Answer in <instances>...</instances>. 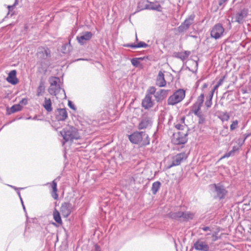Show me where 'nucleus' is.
<instances>
[{
	"label": "nucleus",
	"instance_id": "nucleus-1",
	"mask_svg": "<svg viewBox=\"0 0 251 251\" xmlns=\"http://www.w3.org/2000/svg\"><path fill=\"white\" fill-rule=\"evenodd\" d=\"M129 140L134 144L145 146L150 144L149 136L145 132L135 131L128 136Z\"/></svg>",
	"mask_w": 251,
	"mask_h": 251
},
{
	"label": "nucleus",
	"instance_id": "nucleus-2",
	"mask_svg": "<svg viewBox=\"0 0 251 251\" xmlns=\"http://www.w3.org/2000/svg\"><path fill=\"white\" fill-rule=\"evenodd\" d=\"M185 91L182 89L176 90L167 100V104L174 105L181 102L185 98Z\"/></svg>",
	"mask_w": 251,
	"mask_h": 251
},
{
	"label": "nucleus",
	"instance_id": "nucleus-3",
	"mask_svg": "<svg viewBox=\"0 0 251 251\" xmlns=\"http://www.w3.org/2000/svg\"><path fill=\"white\" fill-rule=\"evenodd\" d=\"M63 139L65 141H72L73 139H78L79 136L77 130L73 126H68L61 132Z\"/></svg>",
	"mask_w": 251,
	"mask_h": 251
},
{
	"label": "nucleus",
	"instance_id": "nucleus-4",
	"mask_svg": "<svg viewBox=\"0 0 251 251\" xmlns=\"http://www.w3.org/2000/svg\"><path fill=\"white\" fill-rule=\"evenodd\" d=\"M188 131H178L174 134L172 139V142L176 145L184 144L187 141Z\"/></svg>",
	"mask_w": 251,
	"mask_h": 251
},
{
	"label": "nucleus",
	"instance_id": "nucleus-5",
	"mask_svg": "<svg viewBox=\"0 0 251 251\" xmlns=\"http://www.w3.org/2000/svg\"><path fill=\"white\" fill-rule=\"evenodd\" d=\"M248 13V9L246 8L241 9L235 13L232 17V19L234 20V22L239 24H242L244 22L245 19L247 17Z\"/></svg>",
	"mask_w": 251,
	"mask_h": 251
},
{
	"label": "nucleus",
	"instance_id": "nucleus-6",
	"mask_svg": "<svg viewBox=\"0 0 251 251\" xmlns=\"http://www.w3.org/2000/svg\"><path fill=\"white\" fill-rule=\"evenodd\" d=\"M204 99V93H201L197 98V101L191 107L190 111L195 115L201 112V107L203 103Z\"/></svg>",
	"mask_w": 251,
	"mask_h": 251
},
{
	"label": "nucleus",
	"instance_id": "nucleus-7",
	"mask_svg": "<svg viewBox=\"0 0 251 251\" xmlns=\"http://www.w3.org/2000/svg\"><path fill=\"white\" fill-rule=\"evenodd\" d=\"M195 15L192 14L188 16L185 21L181 23L180 25H179L177 29V32L178 33H181L185 32L187 31L190 26L193 23L194 20Z\"/></svg>",
	"mask_w": 251,
	"mask_h": 251
},
{
	"label": "nucleus",
	"instance_id": "nucleus-8",
	"mask_svg": "<svg viewBox=\"0 0 251 251\" xmlns=\"http://www.w3.org/2000/svg\"><path fill=\"white\" fill-rule=\"evenodd\" d=\"M224 28L220 24L215 25L210 32L211 37L217 39L222 37L224 32Z\"/></svg>",
	"mask_w": 251,
	"mask_h": 251
},
{
	"label": "nucleus",
	"instance_id": "nucleus-9",
	"mask_svg": "<svg viewBox=\"0 0 251 251\" xmlns=\"http://www.w3.org/2000/svg\"><path fill=\"white\" fill-rule=\"evenodd\" d=\"M212 186L214 188V192L216 194L217 198L220 199H223L225 198L227 193L224 186L221 183L213 184Z\"/></svg>",
	"mask_w": 251,
	"mask_h": 251
},
{
	"label": "nucleus",
	"instance_id": "nucleus-10",
	"mask_svg": "<svg viewBox=\"0 0 251 251\" xmlns=\"http://www.w3.org/2000/svg\"><path fill=\"white\" fill-rule=\"evenodd\" d=\"M187 156L186 154L184 152L177 154L176 155L173 157L172 164L168 167V168H171L172 167L179 165L181 162L186 159Z\"/></svg>",
	"mask_w": 251,
	"mask_h": 251
},
{
	"label": "nucleus",
	"instance_id": "nucleus-11",
	"mask_svg": "<svg viewBox=\"0 0 251 251\" xmlns=\"http://www.w3.org/2000/svg\"><path fill=\"white\" fill-rule=\"evenodd\" d=\"M92 37V33L90 31L82 32L76 37L78 42L81 45L86 43V41L90 40Z\"/></svg>",
	"mask_w": 251,
	"mask_h": 251
},
{
	"label": "nucleus",
	"instance_id": "nucleus-12",
	"mask_svg": "<svg viewBox=\"0 0 251 251\" xmlns=\"http://www.w3.org/2000/svg\"><path fill=\"white\" fill-rule=\"evenodd\" d=\"M50 51L48 48L39 47L38 49L37 56L40 59H46L50 57Z\"/></svg>",
	"mask_w": 251,
	"mask_h": 251
},
{
	"label": "nucleus",
	"instance_id": "nucleus-13",
	"mask_svg": "<svg viewBox=\"0 0 251 251\" xmlns=\"http://www.w3.org/2000/svg\"><path fill=\"white\" fill-rule=\"evenodd\" d=\"M72 205L69 202H64L60 207V212L64 217H67L71 213Z\"/></svg>",
	"mask_w": 251,
	"mask_h": 251
},
{
	"label": "nucleus",
	"instance_id": "nucleus-14",
	"mask_svg": "<svg viewBox=\"0 0 251 251\" xmlns=\"http://www.w3.org/2000/svg\"><path fill=\"white\" fill-rule=\"evenodd\" d=\"M169 91L170 90H169L165 89H160L159 91H157L154 96L155 100L157 102L162 101L167 98Z\"/></svg>",
	"mask_w": 251,
	"mask_h": 251
},
{
	"label": "nucleus",
	"instance_id": "nucleus-15",
	"mask_svg": "<svg viewBox=\"0 0 251 251\" xmlns=\"http://www.w3.org/2000/svg\"><path fill=\"white\" fill-rule=\"evenodd\" d=\"M152 125V120L150 117L144 116L138 125L139 129H143L151 126Z\"/></svg>",
	"mask_w": 251,
	"mask_h": 251
},
{
	"label": "nucleus",
	"instance_id": "nucleus-16",
	"mask_svg": "<svg viewBox=\"0 0 251 251\" xmlns=\"http://www.w3.org/2000/svg\"><path fill=\"white\" fill-rule=\"evenodd\" d=\"M154 105V101L152 100V97L146 95L142 101V106L145 109H149L152 107Z\"/></svg>",
	"mask_w": 251,
	"mask_h": 251
},
{
	"label": "nucleus",
	"instance_id": "nucleus-17",
	"mask_svg": "<svg viewBox=\"0 0 251 251\" xmlns=\"http://www.w3.org/2000/svg\"><path fill=\"white\" fill-rule=\"evenodd\" d=\"M194 247L197 250L201 251H208L209 250L208 245L204 241L200 240L195 242Z\"/></svg>",
	"mask_w": 251,
	"mask_h": 251
},
{
	"label": "nucleus",
	"instance_id": "nucleus-18",
	"mask_svg": "<svg viewBox=\"0 0 251 251\" xmlns=\"http://www.w3.org/2000/svg\"><path fill=\"white\" fill-rule=\"evenodd\" d=\"M156 85L160 87H164L166 85L164 75L162 71H159L158 73L156 79Z\"/></svg>",
	"mask_w": 251,
	"mask_h": 251
},
{
	"label": "nucleus",
	"instance_id": "nucleus-19",
	"mask_svg": "<svg viewBox=\"0 0 251 251\" xmlns=\"http://www.w3.org/2000/svg\"><path fill=\"white\" fill-rule=\"evenodd\" d=\"M201 230H202L204 231L207 232V233L205 235V236L206 237V238L207 239H208V236L211 235L212 237V241L214 242L216 241L217 240V237L216 236V233L215 231L212 232L211 228L209 226H203V227H201L200 228Z\"/></svg>",
	"mask_w": 251,
	"mask_h": 251
},
{
	"label": "nucleus",
	"instance_id": "nucleus-20",
	"mask_svg": "<svg viewBox=\"0 0 251 251\" xmlns=\"http://www.w3.org/2000/svg\"><path fill=\"white\" fill-rule=\"evenodd\" d=\"M6 80L10 83L15 85L18 83V79L16 77V71L14 70L9 72L6 78Z\"/></svg>",
	"mask_w": 251,
	"mask_h": 251
},
{
	"label": "nucleus",
	"instance_id": "nucleus-21",
	"mask_svg": "<svg viewBox=\"0 0 251 251\" xmlns=\"http://www.w3.org/2000/svg\"><path fill=\"white\" fill-rule=\"evenodd\" d=\"M56 118L58 121H65L68 118V113L66 109L64 108L58 109Z\"/></svg>",
	"mask_w": 251,
	"mask_h": 251
},
{
	"label": "nucleus",
	"instance_id": "nucleus-22",
	"mask_svg": "<svg viewBox=\"0 0 251 251\" xmlns=\"http://www.w3.org/2000/svg\"><path fill=\"white\" fill-rule=\"evenodd\" d=\"M179 207H177L175 211L174 212H170L168 214V216L175 220H180L181 219V215H182V211H180L178 208Z\"/></svg>",
	"mask_w": 251,
	"mask_h": 251
},
{
	"label": "nucleus",
	"instance_id": "nucleus-23",
	"mask_svg": "<svg viewBox=\"0 0 251 251\" xmlns=\"http://www.w3.org/2000/svg\"><path fill=\"white\" fill-rule=\"evenodd\" d=\"M42 106L48 113H50L53 110L52 102L50 98H45L44 102Z\"/></svg>",
	"mask_w": 251,
	"mask_h": 251
},
{
	"label": "nucleus",
	"instance_id": "nucleus-24",
	"mask_svg": "<svg viewBox=\"0 0 251 251\" xmlns=\"http://www.w3.org/2000/svg\"><path fill=\"white\" fill-rule=\"evenodd\" d=\"M60 89V86H52L50 85L48 89V92L51 95L56 96L59 92Z\"/></svg>",
	"mask_w": 251,
	"mask_h": 251
},
{
	"label": "nucleus",
	"instance_id": "nucleus-25",
	"mask_svg": "<svg viewBox=\"0 0 251 251\" xmlns=\"http://www.w3.org/2000/svg\"><path fill=\"white\" fill-rule=\"evenodd\" d=\"M190 53L191 52L190 51L186 50L183 52L177 53V54L176 56L177 58L180 59L182 61H184L188 58Z\"/></svg>",
	"mask_w": 251,
	"mask_h": 251
},
{
	"label": "nucleus",
	"instance_id": "nucleus-26",
	"mask_svg": "<svg viewBox=\"0 0 251 251\" xmlns=\"http://www.w3.org/2000/svg\"><path fill=\"white\" fill-rule=\"evenodd\" d=\"M194 216V214L190 211H182L181 219L183 221H188L192 219Z\"/></svg>",
	"mask_w": 251,
	"mask_h": 251
},
{
	"label": "nucleus",
	"instance_id": "nucleus-27",
	"mask_svg": "<svg viewBox=\"0 0 251 251\" xmlns=\"http://www.w3.org/2000/svg\"><path fill=\"white\" fill-rule=\"evenodd\" d=\"M148 45L143 42H140L137 44H126L125 47H130L131 48H147Z\"/></svg>",
	"mask_w": 251,
	"mask_h": 251
},
{
	"label": "nucleus",
	"instance_id": "nucleus-28",
	"mask_svg": "<svg viewBox=\"0 0 251 251\" xmlns=\"http://www.w3.org/2000/svg\"><path fill=\"white\" fill-rule=\"evenodd\" d=\"M51 186L52 188V197L54 200H56L58 198V195L57 194V183L55 182V180L52 181Z\"/></svg>",
	"mask_w": 251,
	"mask_h": 251
},
{
	"label": "nucleus",
	"instance_id": "nucleus-29",
	"mask_svg": "<svg viewBox=\"0 0 251 251\" xmlns=\"http://www.w3.org/2000/svg\"><path fill=\"white\" fill-rule=\"evenodd\" d=\"M60 80L59 77L51 76L49 78V81L50 85L52 86H60L59 83Z\"/></svg>",
	"mask_w": 251,
	"mask_h": 251
},
{
	"label": "nucleus",
	"instance_id": "nucleus-30",
	"mask_svg": "<svg viewBox=\"0 0 251 251\" xmlns=\"http://www.w3.org/2000/svg\"><path fill=\"white\" fill-rule=\"evenodd\" d=\"M53 216L54 220L56 223L60 225L62 224V221L60 215V213L56 209L53 212Z\"/></svg>",
	"mask_w": 251,
	"mask_h": 251
},
{
	"label": "nucleus",
	"instance_id": "nucleus-31",
	"mask_svg": "<svg viewBox=\"0 0 251 251\" xmlns=\"http://www.w3.org/2000/svg\"><path fill=\"white\" fill-rule=\"evenodd\" d=\"M161 186V183L158 181H155L152 183L151 187V191L153 194H155L159 189Z\"/></svg>",
	"mask_w": 251,
	"mask_h": 251
},
{
	"label": "nucleus",
	"instance_id": "nucleus-32",
	"mask_svg": "<svg viewBox=\"0 0 251 251\" xmlns=\"http://www.w3.org/2000/svg\"><path fill=\"white\" fill-rule=\"evenodd\" d=\"M71 49V44H70V40H69V43H66L63 45L61 47V51L63 53H67L69 52Z\"/></svg>",
	"mask_w": 251,
	"mask_h": 251
},
{
	"label": "nucleus",
	"instance_id": "nucleus-33",
	"mask_svg": "<svg viewBox=\"0 0 251 251\" xmlns=\"http://www.w3.org/2000/svg\"><path fill=\"white\" fill-rule=\"evenodd\" d=\"M45 91L44 83L42 81H41L39 84V86L37 88V95L38 96H40Z\"/></svg>",
	"mask_w": 251,
	"mask_h": 251
},
{
	"label": "nucleus",
	"instance_id": "nucleus-34",
	"mask_svg": "<svg viewBox=\"0 0 251 251\" xmlns=\"http://www.w3.org/2000/svg\"><path fill=\"white\" fill-rule=\"evenodd\" d=\"M156 88L154 86H150L147 90V93L146 95H148L150 97H152V95H153L154 96L156 93Z\"/></svg>",
	"mask_w": 251,
	"mask_h": 251
},
{
	"label": "nucleus",
	"instance_id": "nucleus-35",
	"mask_svg": "<svg viewBox=\"0 0 251 251\" xmlns=\"http://www.w3.org/2000/svg\"><path fill=\"white\" fill-rule=\"evenodd\" d=\"M219 118L222 122L227 121L229 119V116L226 112H222L220 114Z\"/></svg>",
	"mask_w": 251,
	"mask_h": 251
},
{
	"label": "nucleus",
	"instance_id": "nucleus-36",
	"mask_svg": "<svg viewBox=\"0 0 251 251\" xmlns=\"http://www.w3.org/2000/svg\"><path fill=\"white\" fill-rule=\"evenodd\" d=\"M22 106L20 104H15L10 108L11 113H13L17 111L21 110Z\"/></svg>",
	"mask_w": 251,
	"mask_h": 251
},
{
	"label": "nucleus",
	"instance_id": "nucleus-37",
	"mask_svg": "<svg viewBox=\"0 0 251 251\" xmlns=\"http://www.w3.org/2000/svg\"><path fill=\"white\" fill-rule=\"evenodd\" d=\"M175 127L180 130V131H185L188 130V128L185 124H177L175 125Z\"/></svg>",
	"mask_w": 251,
	"mask_h": 251
},
{
	"label": "nucleus",
	"instance_id": "nucleus-38",
	"mask_svg": "<svg viewBox=\"0 0 251 251\" xmlns=\"http://www.w3.org/2000/svg\"><path fill=\"white\" fill-rule=\"evenodd\" d=\"M195 116L199 118V124H202L204 123L205 118L202 112L198 113V115H196Z\"/></svg>",
	"mask_w": 251,
	"mask_h": 251
},
{
	"label": "nucleus",
	"instance_id": "nucleus-39",
	"mask_svg": "<svg viewBox=\"0 0 251 251\" xmlns=\"http://www.w3.org/2000/svg\"><path fill=\"white\" fill-rule=\"evenodd\" d=\"M239 122L238 120H236L233 121L232 122L230 126V131H233L236 129L238 127Z\"/></svg>",
	"mask_w": 251,
	"mask_h": 251
},
{
	"label": "nucleus",
	"instance_id": "nucleus-40",
	"mask_svg": "<svg viewBox=\"0 0 251 251\" xmlns=\"http://www.w3.org/2000/svg\"><path fill=\"white\" fill-rule=\"evenodd\" d=\"M131 62L132 65L136 67H138L140 64V62L139 61V59L137 58H132L131 60Z\"/></svg>",
	"mask_w": 251,
	"mask_h": 251
},
{
	"label": "nucleus",
	"instance_id": "nucleus-41",
	"mask_svg": "<svg viewBox=\"0 0 251 251\" xmlns=\"http://www.w3.org/2000/svg\"><path fill=\"white\" fill-rule=\"evenodd\" d=\"M234 155V153L232 151H231L226 153L224 156H223L221 159H223L224 158H227L231 156H233Z\"/></svg>",
	"mask_w": 251,
	"mask_h": 251
},
{
	"label": "nucleus",
	"instance_id": "nucleus-42",
	"mask_svg": "<svg viewBox=\"0 0 251 251\" xmlns=\"http://www.w3.org/2000/svg\"><path fill=\"white\" fill-rule=\"evenodd\" d=\"M160 7V5H158L156 6H153L151 5V4L150 5H146L145 8L158 10V8Z\"/></svg>",
	"mask_w": 251,
	"mask_h": 251
},
{
	"label": "nucleus",
	"instance_id": "nucleus-43",
	"mask_svg": "<svg viewBox=\"0 0 251 251\" xmlns=\"http://www.w3.org/2000/svg\"><path fill=\"white\" fill-rule=\"evenodd\" d=\"M212 102L211 100H206L205 102V105L206 106L207 108L210 107L212 105Z\"/></svg>",
	"mask_w": 251,
	"mask_h": 251
},
{
	"label": "nucleus",
	"instance_id": "nucleus-44",
	"mask_svg": "<svg viewBox=\"0 0 251 251\" xmlns=\"http://www.w3.org/2000/svg\"><path fill=\"white\" fill-rule=\"evenodd\" d=\"M213 91H210L206 97V100H212L213 96Z\"/></svg>",
	"mask_w": 251,
	"mask_h": 251
},
{
	"label": "nucleus",
	"instance_id": "nucleus-45",
	"mask_svg": "<svg viewBox=\"0 0 251 251\" xmlns=\"http://www.w3.org/2000/svg\"><path fill=\"white\" fill-rule=\"evenodd\" d=\"M17 4V0H16L15 1V3L12 5L8 6V9L9 12L11 11L14 9V7L16 6V5Z\"/></svg>",
	"mask_w": 251,
	"mask_h": 251
},
{
	"label": "nucleus",
	"instance_id": "nucleus-46",
	"mask_svg": "<svg viewBox=\"0 0 251 251\" xmlns=\"http://www.w3.org/2000/svg\"><path fill=\"white\" fill-rule=\"evenodd\" d=\"M68 105H69V107H70L71 108H72V109H73V110H75V106L74 105V104H73V103H72V102H71V101H69V102H68Z\"/></svg>",
	"mask_w": 251,
	"mask_h": 251
},
{
	"label": "nucleus",
	"instance_id": "nucleus-47",
	"mask_svg": "<svg viewBox=\"0 0 251 251\" xmlns=\"http://www.w3.org/2000/svg\"><path fill=\"white\" fill-rule=\"evenodd\" d=\"M27 103V100L25 99H23L20 102L19 104H22L24 105H26Z\"/></svg>",
	"mask_w": 251,
	"mask_h": 251
},
{
	"label": "nucleus",
	"instance_id": "nucleus-48",
	"mask_svg": "<svg viewBox=\"0 0 251 251\" xmlns=\"http://www.w3.org/2000/svg\"><path fill=\"white\" fill-rule=\"evenodd\" d=\"M228 0H220L219 1V4L222 5L225 3Z\"/></svg>",
	"mask_w": 251,
	"mask_h": 251
},
{
	"label": "nucleus",
	"instance_id": "nucleus-49",
	"mask_svg": "<svg viewBox=\"0 0 251 251\" xmlns=\"http://www.w3.org/2000/svg\"><path fill=\"white\" fill-rule=\"evenodd\" d=\"M223 81H224V78L220 79L217 84L218 85V86H220V85H221L223 83Z\"/></svg>",
	"mask_w": 251,
	"mask_h": 251
},
{
	"label": "nucleus",
	"instance_id": "nucleus-50",
	"mask_svg": "<svg viewBox=\"0 0 251 251\" xmlns=\"http://www.w3.org/2000/svg\"><path fill=\"white\" fill-rule=\"evenodd\" d=\"M238 147L237 146H234L233 148H232V150H231L232 151H233V152L234 153L236 151H237L238 150Z\"/></svg>",
	"mask_w": 251,
	"mask_h": 251
},
{
	"label": "nucleus",
	"instance_id": "nucleus-51",
	"mask_svg": "<svg viewBox=\"0 0 251 251\" xmlns=\"http://www.w3.org/2000/svg\"><path fill=\"white\" fill-rule=\"evenodd\" d=\"M219 86H218L217 84H216L214 88L212 89V90L211 91H213V93H214V91L219 87Z\"/></svg>",
	"mask_w": 251,
	"mask_h": 251
},
{
	"label": "nucleus",
	"instance_id": "nucleus-52",
	"mask_svg": "<svg viewBox=\"0 0 251 251\" xmlns=\"http://www.w3.org/2000/svg\"><path fill=\"white\" fill-rule=\"evenodd\" d=\"M12 188H13L14 189H15V190H18V189H23V188H17L15 186H10Z\"/></svg>",
	"mask_w": 251,
	"mask_h": 251
},
{
	"label": "nucleus",
	"instance_id": "nucleus-53",
	"mask_svg": "<svg viewBox=\"0 0 251 251\" xmlns=\"http://www.w3.org/2000/svg\"><path fill=\"white\" fill-rule=\"evenodd\" d=\"M95 247L96 251H100V247L97 245H95Z\"/></svg>",
	"mask_w": 251,
	"mask_h": 251
},
{
	"label": "nucleus",
	"instance_id": "nucleus-54",
	"mask_svg": "<svg viewBox=\"0 0 251 251\" xmlns=\"http://www.w3.org/2000/svg\"><path fill=\"white\" fill-rule=\"evenodd\" d=\"M208 86V84L207 83H204L202 85V89H204L207 88Z\"/></svg>",
	"mask_w": 251,
	"mask_h": 251
},
{
	"label": "nucleus",
	"instance_id": "nucleus-55",
	"mask_svg": "<svg viewBox=\"0 0 251 251\" xmlns=\"http://www.w3.org/2000/svg\"><path fill=\"white\" fill-rule=\"evenodd\" d=\"M245 140L249 136H250V134H245Z\"/></svg>",
	"mask_w": 251,
	"mask_h": 251
},
{
	"label": "nucleus",
	"instance_id": "nucleus-56",
	"mask_svg": "<svg viewBox=\"0 0 251 251\" xmlns=\"http://www.w3.org/2000/svg\"><path fill=\"white\" fill-rule=\"evenodd\" d=\"M138 59H139V61H140V60H143L144 58V57H139V58H137Z\"/></svg>",
	"mask_w": 251,
	"mask_h": 251
},
{
	"label": "nucleus",
	"instance_id": "nucleus-57",
	"mask_svg": "<svg viewBox=\"0 0 251 251\" xmlns=\"http://www.w3.org/2000/svg\"><path fill=\"white\" fill-rule=\"evenodd\" d=\"M17 194H18L19 198H21V194H20V192L19 191L17 192Z\"/></svg>",
	"mask_w": 251,
	"mask_h": 251
},
{
	"label": "nucleus",
	"instance_id": "nucleus-58",
	"mask_svg": "<svg viewBox=\"0 0 251 251\" xmlns=\"http://www.w3.org/2000/svg\"><path fill=\"white\" fill-rule=\"evenodd\" d=\"M22 205H23V207L24 210L25 211V205H24V203H23V204H22Z\"/></svg>",
	"mask_w": 251,
	"mask_h": 251
},
{
	"label": "nucleus",
	"instance_id": "nucleus-59",
	"mask_svg": "<svg viewBox=\"0 0 251 251\" xmlns=\"http://www.w3.org/2000/svg\"><path fill=\"white\" fill-rule=\"evenodd\" d=\"M20 199L21 201V202H22V204L24 203H23V200H22V197H21V198H20Z\"/></svg>",
	"mask_w": 251,
	"mask_h": 251
},
{
	"label": "nucleus",
	"instance_id": "nucleus-60",
	"mask_svg": "<svg viewBox=\"0 0 251 251\" xmlns=\"http://www.w3.org/2000/svg\"><path fill=\"white\" fill-rule=\"evenodd\" d=\"M181 119H183V122H184V119H185V118H184V117H182V118H181Z\"/></svg>",
	"mask_w": 251,
	"mask_h": 251
},
{
	"label": "nucleus",
	"instance_id": "nucleus-61",
	"mask_svg": "<svg viewBox=\"0 0 251 251\" xmlns=\"http://www.w3.org/2000/svg\"><path fill=\"white\" fill-rule=\"evenodd\" d=\"M136 40L137 41L138 40V38H137V35H136Z\"/></svg>",
	"mask_w": 251,
	"mask_h": 251
}]
</instances>
